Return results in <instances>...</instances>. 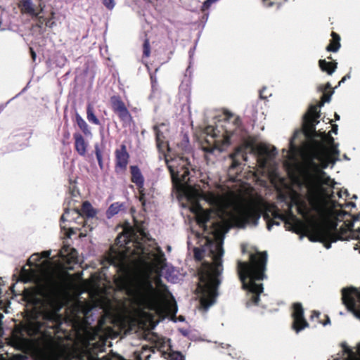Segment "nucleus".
<instances>
[{
	"label": "nucleus",
	"instance_id": "obj_1",
	"mask_svg": "<svg viewBox=\"0 0 360 360\" xmlns=\"http://www.w3.org/2000/svg\"><path fill=\"white\" fill-rule=\"evenodd\" d=\"M176 164V160H167L174 187L191 203V211L195 214L198 224L206 229L213 214L212 210H205L199 205L205 200L214 210L219 221L212 222L211 235L204 236L200 247L194 248V256L197 260L205 259L199 270V283L197 290L200 294L201 306L207 311L215 302L217 287L223 271L222 247L225 233L232 226L243 228L247 225L256 226L261 216L259 205L246 200L232 191L218 193L213 191H201L198 188L189 184L190 172L185 167L184 160Z\"/></svg>",
	"mask_w": 360,
	"mask_h": 360
},
{
	"label": "nucleus",
	"instance_id": "obj_2",
	"mask_svg": "<svg viewBox=\"0 0 360 360\" xmlns=\"http://www.w3.org/2000/svg\"><path fill=\"white\" fill-rule=\"evenodd\" d=\"M318 122L313 119L304 120V132L311 139L312 146L301 151V178L297 181L303 188L305 196L294 193L290 205H295L298 213L311 224L328 219L340 221L347 214L341 210V204L335 202L334 181L322 170L339 160L340 151L330 134L316 131Z\"/></svg>",
	"mask_w": 360,
	"mask_h": 360
},
{
	"label": "nucleus",
	"instance_id": "obj_3",
	"mask_svg": "<svg viewBox=\"0 0 360 360\" xmlns=\"http://www.w3.org/2000/svg\"><path fill=\"white\" fill-rule=\"evenodd\" d=\"M134 260L140 263L139 274L131 282L127 291L131 303L136 305L139 321L157 324L156 315L176 314L177 307L173 297L160 283V272L165 261L160 247L146 248L140 243L134 244Z\"/></svg>",
	"mask_w": 360,
	"mask_h": 360
},
{
	"label": "nucleus",
	"instance_id": "obj_4",
	"mask_svg": "<svg viewBox=\"0 0 360 360\" xmlns=\"http://www.w3.org/2000/svg\"><path fill=\"white\" fill-rule=\"evenodd\" d=\"M267 261L266 252L251 255L250 262H238V271L243 286L248 292V304H257L259 295L263 292L261 281L266 278L264 271Z\"/></svg>",
	"mask_w": 360,
	"mask_h": 360
},
{
	"label": "nucleus",
	"instance_id": "obj_5",
	"mask_svg": "<svg viewBox=\"0 0 360 360\" xmlns=\"http://www.w3.org/2000/svg\"><path fill=\"white\" fill-rule=\"evenodd\" d=\"M51 255L50 251H44L39 255V254L32 255L28 259V265L31 268L30 271L25 268L21 273V277L25 282H37L39 277L49 278L56 271V266L51 261L46 259Z\"/></svg>",
	"mask_w": 360,
	"mask_h": 360
},
{
	"label": "nucleus",
	"instance_id": "obj_6",
	"mask_svg": "<svg viewBox=\"0 0 360 360\" xmlns=\"http://www.w3.org/2000/svg\"><path fill=\"white\" fill-rule=\"evenodd\" d=\"M342 292L344 304L349 311L353 313L355 317L360 320V288H344Z\"/></svg>",
	"mask_w": 360,
	"mask_h": 360
},
{
	"label": "nucleus",
	"instance_id": "obj_7",
	"mask_svg": "<svg viewBox=\"0 0 360 360\" xmlns=\"http://www.w3.org/2000/svg\"><path fill=\"white\" fill-rule=\"evenodd\" d=\"M252 150L257 156L258 165L262 169L266 167L267 162L276 154L275 147L262 143L255 146Z\"/></svg>",
	"mask_w": 360,
	"mask_h": 360
},
{
	"label": "nucleus",
	"instance_id": "obj_8",
	"mask_svg": "<svg viewBox=\"0 0 360 360\" xmlns=\"http://www.w3.org/2000/svg\"><path fill=\"white\" fill-rule=\"evenodd\" d=\"M292 317L293 328L297 333L308 327V323L304 318V310L301 304H294Z\"/></svg>",
	"mask_w": 360,
	"mask_h": 360
},
{
	"label": "nucleus",
	"instance_id": "obj_9",
	"mask_svg": "<svg viewBox=\"0 0 360 360\" xmlns=\"http://www.w3.org/2000/svg\"><path fill=\"white\" fill-rule=\"evenodd\" d=\"M110 102L114 112L118 115L122 120L127 121L131 120L129 110L120 97L115 96L111 97Z\"/></svg>",
	"mask_w": 360,
	"mask_h": 360
},
{
	"label": "nucleus",
	"instance_id": "obj_10",
	"mask_svg": "<svg viewBox=\"0 0 360 360\" xmlns=\"http://www.w3.org/2000/svg\"><path fill=\"white\" fill-rule=\"evenodd\" d=\"M354 226V223L348 219L340 225V229L342 231V236H340V239L344 240L347 238V237H351L358 239L360 243V227H358L356 229H353Z\"/></svg>",
	"mask_w": 360,
	"mask_h": 360
},
{
	"label": "nucleus",
	"instance_id": "obj_11",
	"mask_svg": "<svg viewBox=\"0 0 360 360\" xmlns=\"http://www.w3.org/2000/svg\"><path fill=\"white\" fill-rule=\"evenodd\" d=\"M116 167L124 169L128 164L129 155L127 151V147L122 144L120 148L115 151Z\"/></svg>",
	"mask_w": 360,
	"mask_h": 360
},
{
	"label": "nucleus",
	"instance_id": "obj_12",
	"mask_svg": "<svg viewBox=\"0 0 360 360\" xmlns=\"http://www.w3.org/2000/svg\"><path fill=\"white\" fill-rule=\"evenodd\" d=\"M74 139L75 150L79 155L84 156L87 151V142L83 136L79 133L74 134Z\"/></svg>",
	"mask_w": 360,
	"mask_h": 360
},
{
	"label": "nucleus",
	"instance_id": "obj_13",
	"mask_svg": "<svg viewBox=\"0 0 360 360\" xmlns=\"http://www.w3.org/2000/svg\"><path fill=\"white\" fill-rule=\"evenodd\" d=\"M131 181L136 184V186L142 189L144 185V179L138 166H131Z\"/></svg>",
	"mask_w": 360,
	"mask_h": 360
},
{
	"label": "nucleus",
	"instance_id": "obj_14",
	"mask_svg": "<svg viewBox=\"0 0 360 360\" xmlns=\"http://www.w3.org/2000/svg\"><path fill=\"white\" fill-rule=\"evenodd\" d=\"M271 214L273 217V219H269L267 214H265L264 215V219L267 221V229L269 231L271 230L273 226H274V225L279 226L280 225V221H276V219H280L281 221H285L287 219L286 214H279L277 212H274L273 213H271Z\"/></svg>",
	"mask_w": 360,
	"mask_h": 360
},
{
	"label": "nucleus",
	"instance_id": "obj_15",
	"mask_svg": "<svg viewBox=\"0 0 360 360\" xmlns=\"http://www.w3.org/2000/svg\"><path fill=\"white\" fill-rule=\"evenodd\" d=\"M60 256L68 263L76 262L77 252L69 246H64L60 251Z\"/></svg>",
	"mask_w": 360,
	"mask_h": 360
},
{
	"label": "nucleus",
	"instance_id": "obj_16",
	"mask_svg": "<svg viewBox=\"0 0 360 360\" xmlns=\"http://www.w3.org/2000/svg\"><path fill=\"white\" fill-rule=\"evenodd\" d=\"M319 65L321 70L326 72L328 75H332L337 68V63L327 62L324 59L320 60Z\"/></svg>",
	"mask_w": 360,
	"mask_h": 360
},
{
	"label": "nucleus",
	"instance_id": "obj_17",
	"mask_svg": "<svg viewBox=\"0 0 360 360\" xmlns=\"http://www.w3.org/2000/svg\"><path fill=\"white\" fill-rule=\"evenodd\" d=\"M82 212V214L85 215L88 218H93L97 214L96 210H95L91 205V204L88 201H85L83 202Z\"/></svg>",
	"mask_w": 360,
	"mask_h": 360
},
{
	"label": "nucleus",
	"instance_id": "obj_18",
	"mask_svg": "<svg viewBox=\"0 0 360 360\" xmlns=\"http://www.w3.org/2000/svg\"><path fill=\"white\" fill-rule=\"evenodd\" d=\"M22 4V10L23 12L27 13L31 15L37 16V13L35 12L34 6L32 0H20Z\"/></svg>",
	"mask_w": 360,
	"mask_h": 360
},
{
	"label": "nucleus",
	"instance_id": "obj_19",
	"mask_svg": "<svg viewBox=\"0 0 360 360\" xmlns=\"http://www.w3.org/2000/svg\"><path fill=\"white\" fill-rule=\"evenodd\" d=\"M333 39L331 40L329 45L327 46L326 50L328 51L337 52L340 47V37L338 34L332 32Z\"/></svg>",
	"mask_w": 360,
	"mask_h": 360
},
{
	"label": "nucleus",
	"instance_id": "obj_20",
	"mask_svg": "<svg viewBox=\"0 0 360 360\" xmlns=\"http://www.w3.org/2000/svg\"><path fill=\"white\" fill-rule=\"evenodd\" d=\"M86 117H87V120L96 124V125H99L100 124V121L96 117V116L94 114V108H93V105L91 104V103H89L87 105V108H86Z\"/></svg>",
	"mask_w": 360,
	"mask_h": 360
},
{
	"label": "nucleus",
	"instance_id": "obj_21",
	"mask_svg": "<svg viewBox=\"0 0 360 360\" xmlns=\"http://www.w3.org/2000/svg\"><path fill=\"white\" fill-rule=\"evenodd\" d=\"M123 208V204L119 202L112 203L107 210L106 214L108 218H111L114 215L117 214Z\"/></svg>",
	"mask_w": 360,
	"mask_h": 360
},
{
	"label": "nucleus",
	"instance_id": "obj_22",
	"mask_svg": "<svg viewBox=\"0 0 360 360\" xmlns=\"http://www.w3.org/2000/svg\"><path fill=\"white\" fill-rule=\"evenodd\" d=\"M76 122L80 129L86 135L91 134L89 127L86 121L79 115L76 114Z\"/></svg>",
	"mask_w": 360,
	"mask_h": 360
},
{
	"label": "nucleus",
	"instance_id": "obj_23",
	"mask_svg": "<svg viewBox=\"0 0 360 360\" xmlns=\"http://www.w3.org/2000/svg\"><path fill=\"white\" fill-rule=\"evenodd\" d=\"M319 107L317 105H312L308 110L307 114L305 115V119L312 120L314 121H316V120L319 117Z\"/></svg>",
	"mask_w": 360,
	"mask_h": 360
},
{
	"label": "nucleus",
	"instance_id": "obj_24",
	"mask_svg": "<svg viewBox=\"0 0 360 360\" xmlns=\"http://www.w3.org/2000/svg\"><path fill=\"white\" fill-rule=\"evenodd\" d=\"M77 214V215H81V212L80 211H79L78 210H72V211L70 210H66L65 212V213L62 215L61 217V221L63 222L65 221H70L71 220L70 219V214Z\"/></svg>",
	"mask_w": 360,
	"mask_h": 360
},
{
	"label": "nucleus",
	"instance_id": "obj_25",
	"mask_svg": "<svg viewBox=\"0 0 360 360\" xmlns=\"http://www.w3.org/2000/svg\"><path fill=\"white\" fill-rule=\"evenodd\" d=\"M95 153H96V156L99 167L102 169L103 166V156H102V151H101L98 144L95 145Z\"/></svg>",
	"mask_w": 360,
	"mask_h": 360
},
{
	"label": "nucleus",
	"instance_id": "obj_26",
	"mask_svg": "<svg viewBox=\"0 0 360 360\" xmlns=\"http://www.w3.org/2000/svg\"><path fill=\"white\" fill-rule=\"evenodd\" d=\"M219 130L212 126H208L205 129V133L213 138L219 136Z\"/></svg>",
	"mask_w": 360,
	"mask_h": 360
},
{
	"label": "nucleus",
	"instance_id": "obj_27",
	"mask_svg": "<svg viewBox=\"0 0 360 360\" xmlns=\"http://www.w3.org/2000/svg\"><path fill=\"white\" fill-rule=\"evenodd\" d=\"M150 53V42L148 39H146L143 44V55L146 57H149Z\"/></svg>",
	"mask_w": 360,
	"mask_h": 360
},
{
	"label": "nucleus",
	"instance_id": "obj_28",
	"mask_svg": "<svg viewBox=\"0 0 360 360\" xmlns=\"http://www.w3.org/2000/svg\"><path fill=\"white\" fill-rule=\"evenodd\" d=\"M240 153V149H238L236 150V152L233 154H232L231 155V158H232L233 160V162L231 165V168H235L238 165H239V162H238V160H236V157Z\"/></svg>",
	"mask_w": 360,
	"mask_h": 360
},
{
	"label": "nucleus",
	"instance_id": "obj_29",
	"mask_svg": "<svg viewBox=\"0 0 360 360\" xmlns=\"http://www.w3.org/2000/svg\"><path fill=\"white\" fill-rule=\"evenodd\" d=\"M169 360H185V359L181 353L173 352L169 356Z\"/></svg>",
	"mask_w": 360,
	"mask_h": 360
},
{
	"label": "nucleus",
	"instance_id": "obj_30",
	"mask_svg": "<svg viewBox=\"0 0 360 360\" xmlns=\"http://www.w3.org/2000/svg\"><path fill=\"white\" fill-rule=\"evenodd\" d=\"M103 3L110 10H112L115 5L114 0H103Z\"/></svg>",
	"mask_w": 360,
	"mask_h": 360
},
{
	"label": "nucleus",
	"instance_id": "obj_31",
	"mask_svg": "<svg viewBox=\"0 0 360 360\" xmlns=\"http://www.w3.org/2000/svg\"><path fill=\"white\" fill-rule=\"evenodd\" d=\"M331 99V95L323 94L322 97V102L319 105V108L323 106L324 103H329Z\"/></svg>",
	"mask_w": 360,
	"mask_h": 360
},
{
	"label": "nucleus",
	"instance_id": "obj_32",
	"mask_svg": "<svg viewBox=\"0 0 360 360\" xmlns=\"http://www.w3.org/2000/svg\"><path fill=\"white\" fill-rule=\"evenodd\" d=\"M358 353H359L358 356L350 355L349 357L347 359V360H360V346L358 347Z\"/></svg>",
	"mask_w": 360,
	"mask_h": 360
},
{
	"label": "nucleus",
	"instance_id": "obj_33",
	"mask_svg": "<svg viewBox=\"0 0 360 360\" xmlns=\"http://www.w3.org/2000/svg\"><path fill=\"white\" fill-rule=\"evenodd\" d=\"M74 233L73 230L71 228H69L68 231L65 233V235L68 238H70L72 234Z\"/></svg>",
	"mask_w": 360,
	"mask_h": 360
},
{
	"label": "nucleus",
	"instance_id": "obj_34",
	"mask_svg": "<svg viewBox=\"0 0 360 360\" xmlns=\"http://www.w3.org/2000/svg\"><path fill=\"white\" fill-rule=\"evenodd\" d=\"M350 78V75H347L345 76H344L342 79L339 82V85H340L342 83H344L347 79H349Z\"/></svg>",
	"mask_w": 360,
	"mask_h": 360
},
{
	"label": "nucleus",
	"instance_id": "obj_35",
	"mask_svg": "<svg viewBox=\"0 0 360 360\" xmlns=\"http://www.w3.org/2000/svg\"><path fill=\"white\" fill-rule=\"evenodd\" d=\"M154 129L156 131V136H157V139H158V141H159L161 139V135L158 131V127H154Z\"/></svg>",
	"mask_w": 360,
	"mask_h": 360
},
{
	"label": "nucleus",
	"instance_id": "obj_36",
	"mask_svg": "<svg viewBox=\"0 0 360 360\" xmlns=\"http://www.w3.org/2000/svg\"><path fill=\"white\" fill-rule=\"evenodd\" d=\"M167 278L168 281H171L172 283H174L176 281V278L172 277L170 276H167Z\"/></svg>",
	"mask_w": 360,
	"mask_h": 360
},
{
	"label": "nucleus",
	"instance_id": "obj_37",
	"mask_svg": "<svg viewBox=\"0 0 360 360\" xmlns=\"http://www.w3.org/2000/svg\"><path fill=\"white\" fill-rule=\"evenodd\" d=\"M332 131L335 134H337V131H338V125L336 124H334L333 125V129H332Z\"/></svg>",
	"mask_w": 360,
	"mask_h": 360
},
{
	"label": "nucleus",
	"instance_id": "obj_38",
	"mask_svg": "<svg viewBox=\"0 0 360 360\" xmlns=\"http://www.w3.org/2000/svg\"><path fill=\"white\" fill-rule=\"evenodd\" d=\"M31 50V54H32V59L34 60L35 58H36V53L35 52L32 50V49H30Z\"/></svg>",
	"mask_w": 360,
	"mask_h": 360
},
{
	"label": "nucleus",
	"instance_id": "obj_39",
	"mask_svg": "<svg viewBox=\"0 0 360 360\" xmlns=\"http://www.w3.org/2000/svg\"><path fill=\"white\" fill-rule=\"evenodd\" d=\"M290 150L292 152H293L295 150V146L292 144V140L290 141Z\"/></svg>",
	"mask_w": 360,
	"mask_h": 360
},
{
	"label": "nucleus",
	"instance_id": "obj_40",
	"mask_svg": "<svg viewBox=\"0 0 360 360\" xmlns=\"http://www.w3.org/2000/svg\"><path fill=\"white\" fill-rule=\"evenodd\" d=\"M140 201L142 202L143 205H145L144 198H143V194L141 193V195L139 198Z\"/></svg>",
	"mask_w": 360,
	"mask_h": 360
},
{
	"label": "nucleus",
	"instance_id": "obj_41",
	"mask_svg": "<svg viewBox=\"0 0 360 360\" xmlns=\"http://www.w3.org/2000/svg\"><path fill=\"white\" fill-rule=\"evenodd\" d=\"M224 143H227V144L229 143V137L228 136H226L225 138Z\"/></svg>",
	"mask_w": 360,
	"mask_h": 360
},
{
	"label": "nucleus",
	"instance_id": "obj_42",
	"mask_svg": "<svg viewBox=\"0 0 360 360\" xmlns=\"http://www.w3.org/2000/svg\"><path fill=\"white\" fill-rule=\"evenodd\" d=\"M337 195H338V198H342L341 192L338 191V192L337 193Z\"/></svg>",
	"mask_w": 360,
	"mask_h": 360
},
{
	"label": "nucleus",
	"instance_id": "obj_43",
	"mask_svg": "<svg viewBox=\"0 0 360 360\" xmlns=\"http://www.w3.org/2000/svg\"><path fill=\"white\" fill-rule=\"evenodd\" d=\"M335 116L337 120H340V116L337 113H335Z\"/></svg>",
	"mask_w": 360,
	"mask_h": 360
},
{
	"label": "nucleus",
	"instance_id": "obj_44",
	"mask_svg": "<svg viewBox=\"0 0 360 360\" xmlns=\"http://www.w3.org/2000/svg\"><path fill=\"white\" fill-rule=\"evenodd\" d=\"M167 250L169 252V251H171V250H172L171 246L168 245V246L167 247Z\"/></svg>",
	"mask_w": 360,
	"mask_h": 360
},
{
	"label": "nucleus",
	"instance_id": "obj_45",
	"mask_svg": "<svg viewBox=\"0 0 360 360\" xmlns=\"http://www.w3.org/2000/svg\"><path fill=\"white\" fill-rule=\"evenodd\" d=\"M319 314H320V313H319V312H316V311H315V312H314V315H315L316 317H318V316H319Z\"/></svg>",
	"mask_w": 360,
	"mask_h": 360
},
{
	"label": "nucleus",
	"instance_id": "obj_46",
	"mask_svg": "<svg viewBox=\"0 0 360 360\" xmlns=\"http://www.w3.org/2000/svg\"><path fill=\"white\" fill-rule=\"evenodd\" d=\"M232 116H233V115H232L231 113H229V114L227 115V117H229V118L231 117Z\"/></svg>",
	"mask_w": 360,
	"mask_h": 360
},
{
	"label": "nucleus",
	"instance_id": "obj_47",
	"mask_svg": "<svg viewBox=\"0 0 360 360\" xmlns=\"http://www.w3.org/2000/svg\"><path fill=\"white\" fill-rule=\"evenodd\" d=\"M243 158L244 160H245V161L247 160V158L244 155H243Z\"/></svg>",
	"mask_w": 360,
	"mask_h": 360
},
{
	"label": "nucleus",
	"instance_id": "obj_48",
	"mask_svg": "<svg viewBox=\"0 0 360 360\" xmlns=\"http://www.w3.org/2000/svg\"><path fill=\"white\" fill-rule=\"evenodd\" d=\"M330 323V320H329V319H328V320L326 321V323H324V325H326V323Z\"/></svg>",
	"mask_w": 360,
	"mask_h": 360
},
{
	"label": "nucleus",
	"instance_id": "obj_49",
	"mask_svg": "<svg viewBox=\"0 0 360 360\" xmlns=\"http://www.w3.org/2000/svg\"><path fill=\"white\" fill-rule=\"evenodd\" d=\"M330 86V84L329 83L327 84V88H329Z\"/></svg>",
	"mask_w": 360,
	"mask_h": 360
},
{
	"label": "nucleus",
	"instance_id": "obj_50",
	"mask_svg": "<svg viewBox=\"0 0 360 360\" xmlns=\"http://www.w3.org/2000/svg\"><path fill=\"white\" fill-rule=\"evenodd\" d=\"M269 212L273 213L274 212H276V211L275 210L272 211L271 210H269Z\"/></svg>",
	"mask_w": 360,
	"mask_h": 360
},
{
	"label": "nucleus",
	"instance_id": "obj_51",
	"mask_svg": "<svg viewBox=\"0 0 360 360\" xmlns=\"http://www.w3.org/2000/svg\"><path fill=\"white\" fill-rule=\"evenodd\" d=\"M269 212L273 213L274 212H276V211L275 210L272 211L271 210H269Z\"/></svg>",
	"mask_w": 360,
	"mask_h": 360
},
{
	"label": "nucleus",
	"instance_id": "obj_52",
	"mask_svg": "<svg viewBox=\"0 0 360 360\" xmlns=\"http://www.w3.org/2000/svg\"><path fill=\"white\" fill-rule=\"evenodd\" d=\"M62 229H65V226H61Z\"/></svg>",
	"mask_w": 360,
	"mask_h": 360
},
{
	"label": "nucleus",
	"instance_id": "obj_53",
	"mask_svg": "<svg viewBox=\"0 0 360 360\" xmlns=\"http://www.w3.org/2000/svg\"><path fill=\"white\" fill-rule=\"evenodd\" d=\"M335 360H338V359H335Z\"/></svg>",
	"mask_w": 360,
	"mask_h": 360
}]
</instances>
